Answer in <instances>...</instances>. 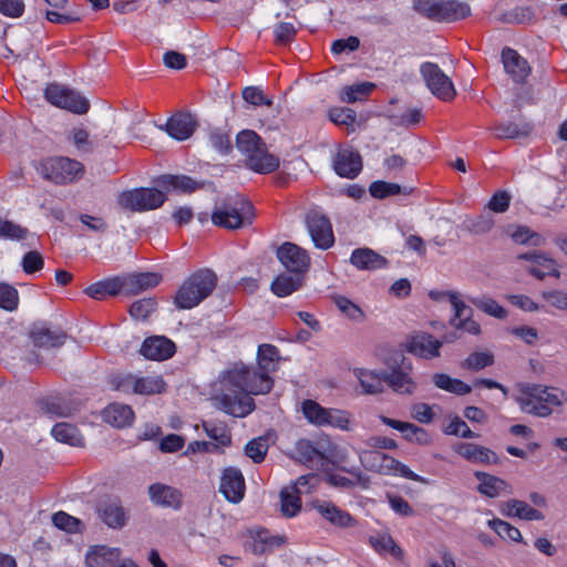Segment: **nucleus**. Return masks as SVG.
<instances>
[{
	"mask_svg": "<svg viewBox=\"0 0 567 567\" xmlns=\"http://www.w3.org/2000/svg\"><path fill=\"white\" fill-rule=\"evenodd\" d=\"M252 203L239 194L228 195L221 207H215L213 213H254Z\"/></svg>",
	"mask_w": 567,
	"mask_h": 567,
	"instance_id": "44",
	"label": "nucleus"
},
{
	"mask_svg": "<svg viewBox=\"0 0 567 567\" xmlns=\"http://www.w3.org/2000/svg\"><path fill=\"white\" fill-rule=\"evenodd\" d=\"M412 365L405 364L385 372V383L398 394L412 395L416 391V382L411 377Z\"/></svg>",
	"mask_w": 567,
	"mask_h": 567,
	"instance_id": "20",
	"label": "nucleus"
},
{
	"mask_svg": "<svg viewBox=\"0 0 567 567\" xmlns=\"http://www.w3.org/2000/svg\"><path fill=\"white\" fill-rule=\"evenodd\" d=\"M514 400L522 412L537 417H547L553 413L554 406L567 403V394L561 390L542 384L519 383Z\"/></svg>",
	"mask_w": 567,
	"mask_h": 567,
	"instance_id": "2",
	"label": "nucleus"
},
{
	"mask_svg": "<svg viewBox=\"0 0 567 567\" xmlns=\"http://www.w3.org/2000/svg\"><path fill=\"white\" fill-rule=\"evenodd\" d=\"M493 225L494 221L491 215H470L464 221L466 229L473 234H484L488 231Z\"/></svg>",
	"mask_w": 567,
	"mask_h": 567,
	"instance_id": "61",
	"label": "nucleus"
},
{
	"mask_svg": "<svg viewBox=\"0 0 567 567\" xmlns=\"http://www.w3.org/2000/svg\"><path fill=\"white\" fill-rule=\"evenodd\" d=\"M320 456V452L309 440L301 439L296 442L295 452L291 457L300 463H311L315 458Z\"/></svg>",
	"mask_w": 567,
	"mask_h": 567,
	"instance_id": "53",
	"label": "nucleus"
},
{
	"mask_svg": "<svg viewBox=\"0 0 567 567\" xmlns=\"http://www.w3.org/2000/svg\"><path fill=\"white\" fill-rule=\"evenodd\" d=\"M301 494L295 487H285L280 492L281 513L286 517L296 516L301 509Z\"/></svg>",
	"mask_w": 567,
	"mask_h": 567,
	"instance_id": "45",
	"label": "nucleus"
},
{
	"mask_svg": "<svg viewBox=\"0 0 567 567\" xmlns=\"http://www.w3.org/2000/svg\"><path fill=\"white\" fill-rule=\"evenodd\" d=\"M380 421L399 432H401L404 440L419 445H429L432 441L431 435L423 427L416 426L410 422L394 420L384 415L380 416Z\"/></svg>",
	"mask_w": 567,
	"mask_h": 567,
	"instance_id": "21",
	"label": "nucleus"
},
{
	"mask_svg": "<svg viewBox=\"0 0 567 567\" xmlns=\"http://www.w3.org/2000/svg\"><path fill=\"white\" fill-rule=\"evenodd\" d=\"M79 224L71 225L74 234L83 236L85 230L103 234L109 223L101 215H78Z\"/></svg>",
	"mask_w": 567,
	"mask_h": 567,
	"instance_id": "39",
	"label": "nucleus"
},
{
	"mask_svg": "<svg viewBox=\"0 0 567 567\" xmlns=\"http://www.w3.org/2000/svg\"><path fill=\"white\" fill-rule=\"evenodd\" d=\"M362 166L360 153L352 147L339 148L333 157V169L343 178H355L361 173Z\"/></svg>",
	"mask_w": 567,
	"mask_h": 567,
	"instance_id": "14",
	"label": "nucleus"
},
{
	"mask_svg": "<svg viewBox=\"0 0 567 567\" xmlns=\"http://www.w3.org/2000/svg\"><path fill=\"white\" fill-rule=\"evenodd\" d=\"M508 234L514 243L533 247L544 246L546 239L543 235L532 230L527 226H516L508 228Z\"/></svg>",
	"mask_w": 567,
	"mask_h": 567,
	"instance_id": "40",
	"label": "nucleus"
},
{
	"mask_svg": "<svg viewBox=\"0 0 567 567\" xmlns=\"http://www.w3.org/2000/svg\"><path fill=\"white\" fill-rule=\"evenodd\" d=\"M52 523L56 528L70 534L82 533L85 527L82 520L62 511L53 514Z\"/></svg>",
	"mask_w": 567,
	"mask_h": 567,
	"instance_id": "51",
	"label": "nucleus"
},
{
	"mask_svg": "<svg viewBox=\"0 0 567 567\" xmlns=\"http://www.w3.org/2000/svg\"><path fill=\"white\" fill-rule=\"evenodd\" d=\"M269 444L266 435L249 441L245 446V454L255 463H261L268 452Z\"/></svg>",
	"mask_w": 567,
	"mask_h": 567,
	"instance_id": "57",
	"label": "nucleus"
},
{
	"mask_svg": "<svg viewBox=\"0 0 567 567\" xmlns=\"http://www.w3.org/2000/svg\"><path fill=\"white\" fill-rule=\"evenodd\" d=\"M280 544L281 539L279 537H269L268 532L261 530L252 538L249 548L255 555H262L272 547L280 546Z\"/></svg>",
	"mask_w": 567,
	"mask_h": 567,
	"instance_id": "56",
	"label": "nucleus"
},
{
	"mask_svg": "<svg viewBox=\"0 0 567 567\" xmlns=\"http://www.w3.org/2000/svg\"><path fill=\"white\" fill-rule=\"evenodd\" d=\"M255 215H197V221L205 226L209 220L214 226L229 230L250 226Z\"/></svg>",
	"mask_w": 567,
	"mask_h": 567,
	"instance_id": "28",
	"label": "nucleus"
},
{
	"mask_svg": "<svg viewBox=\"0 0 567 567\" xmlns=\"http://www.w3.org/2000/svg\"><path fill=\"white\" fill-rule=\"evenodd\" d=\"M474 475L480 481L478 492L488 497H497L509 488V485L497 476L484 472H475Z\"/></svg>",
	"mask_w": 567,
	"mask_h": 567,
	"instance_id": "36",
	"label": "nucleus"
},
{
	"mask_svg": "<svg viewBox=\"0 0 567 567\" xmlns=\"http://www.w3.org/2000/svg\"><path fill=\"white\" fill-rule=\"evenodd\" d=\"M351 414L339 409H328L323 426H331L342 431H350Z\"/></svg>",
	"mask_w": 567,
	"mask_h": 567,
	"instance_id": "58",
	"label": "nucleus"
},
{
	"mask_svg": "<svg viewBox=\"0 0 567 567\" xmlns=\"http://www.w3.org/2000/svg\"><path fill=\"white\" fill-rule=\"evenodd\" d=\"M306 226L316 248L327 250L333 246V229L326 215H307Z\"/></svg>",
	"mask_w": 567,
	"mask_h": 567,
	"instance_id": "12",
	"label": "nucleus"
},
{
	"mask_svg": "<svg viewBox=\"0 0 567 567\" xmlns=\"http://www.w3.org/2000/svg\"><path fill=\"white\" fill-rule=\"evenodd\" d=\"M305 275L297 272H282L279 274L271 282V291L280 297H287L303 286Z\"/></svg>",
	"mask_w": 567,
	"mask_h": 567,
	"instance_id": "31",
	"label": "nucleus"
},
{
	"mask_svg": "<svg viewBox=\"0 0 567 567\" xmlns=\"http://www.w3.org/2000/svg\"><path fill=\"white\" fill-rule=\"evenodd\" d=\"M369 544L380 555L389 554L398 560H402L403 558L402 548L394 542L392 536L389 534L371 535L369 537Z\"/></svg>",
	"mask_w": 567,
	"mask_h": 567,
	"instance_id": "38",
	"label": "nucleus"
},
{
	"mask_svg": "<svg viewBox=\"0 0 567 567\" xmlns=\"http://www.w3.org/2000/svg\"><path fill=\"white\" fill-rule=\"evenodd\" d=\"M219 492L234 504L239 503L245 494V480L240 470L225 468L220 478Z\"/></svg>",
	"mask_w": 567,
	"mask_h": 567,
	"instance_id": "19",
	"label": "nucleus"
},
{
	"mask_svg": "<svg viewBox=\"0 0 567 567\" xmlns=\"http://www.w3.org/2000/svg\"><path fill=\"white\" fill-rule=\"evenodd\" d=\"M494 364V355L488 351H476L471 353L463 362L462 368L478 371Z\"/></svg>",
	"mask_w": 567,
	"mask_h": 567,
	"instance_id": "59",
	"label": "nucleus"
},
{
	"mask_svg": "<svg viewBox=\"0 0 567 567\" xmlns=\"http://www.w3.org/2000/svg\"><path fill=\"white\" fill-rule=\"evenodd\" d=\"M68 140L74 145L80 154H91L95 150V144L90 140L89 132L83 127H73Z\"/></svg>",
	"mask_w": 567,
	"mask_h": 567,
	"instance_id": "49",
	"label": "nucleus"
},
{
	"mask_svg": "<svg viewBox=\"0 0 567 567\" xmlns=\"http://www.w3.org/2000/svg\"><path fill=\"white\" fill-rule=\"evenodd\" d=\"M502 61L505 71L515 82H522L529 74V65L515 50L505 48L502 51Z\"/></svg>",
	"mask_w": 567,
	"mask_h": 567,
	"instance_id": "30",
	"label": "nucleus"
},
{
	"mask_svg": "<svg viewBox=\"0 0 567 567\" xmlns=\"http://www.w3.org/2000/svg\"><path fill=\"white\" fill-rule=\"evenodd\" d=\"M312 508L334 526L347 528L355 524V519L348 512L339 508L332 502L317 499L312 502Z\"/></svg>",
	"mask_w": 567,
	"mask_h": 567,
	"instance_id": "23",
	"label": "nucleus"
},
{
	"mask_svg": "<svg viewBox=\"0 0 567 567\" xmlns=\"http://www.w3.org/2000/svg\"><path fill=\"white\" fill-rule=\"evenodd\" d=\"M38 173L54 184H68L80 179L84 174V166L76 159L69 157H51L43 159L37 166Z\"/></svg>",
	"mask_w": 567,
	"mask_h": 567,
	"instance_id": "7",
	"label": "nucleus"
},
{
	"mask_svg": "<svg viewBox=\"0 0 567 567\" xmlns=\"http://www.w3.org/2000/svg\"><path fill=\"white\" fill-rule=\"evenodd\" d=\"M51 434L56 441L72 446H80L83 444V437L76 426L66 422L56 423L52 427Z\"/></svg>",
	"mask_w": 567,
	"mask_h": 567,
	"instance_id": "41",
	"label": "nucleus"
},
{
	"mask_svg": "<svg viewBox=\"0 0 567 567\" xmlns=\"http://www.w3.org/2000/svg\"><path fill=\"white\" fill-rule=\"evenodd\" d=\"M497 138H518L527 136L530 132L528 123H498L493 127Z\"/></svg>",
	"mask_w": 567,
	"mask_h": 567,
	"instance_id": "47",
	"label": "nucleus"
},
{
	"mask_svg": "<svg viewBox=\"0 0 567 567\" xmlns=\"http://www.w3.org/2000/svg\"><path fill=\"white\" fill-rule=\"evenodd\" d=\"M224 389L246 395H230L223 393L217 398L219 408L235 417H245L255 409V401L250 395L266 394L270 392L274 381L265 377L257 368L235 363L220 375Z\"/></svg>",
	"mask_w": 567,
	"mask_h": 567,
	"instance_id": "1",
	"label": "nucleus"
},
{
	"mask_svg": "<svg viewBox=\"0 0 567 567\" xmlns=\"http://www.w3.org/2000/svg\"><path fill=\"white\" fill-rule=\"evenodd\" d=\"M467 299L474 307L491 317L505 319L508 316L507 310L488 296L468 297Z\"/></svg>",
	"mask_w": 567,
	"mask_h": 567,
	"instance_id": "43",
	"label": "nucleus"
},
{
	"mask_svg": "<svg viewBox=\"0 0 567 567\" xmlns=\"http://www.w3.org/2000/svg\"><path fill=\"white\" fill-rule=\"evenodd\" d=\"M117 389L124 392L132 391L136 394L151 395L162 393L165 390V382L159 375L142 378L127 375L120 381Z\"/></svg>",
	"mask_w": 567,
	"mask_h": 567,
	"instance_id": "15",
	"label": "nucleus"
},
{
	"mask_svg": "<svg viewBox=\"0 0 567 567\" xmlns=\"http://www.w3.org/2000/svg\"><path fill=\"white\" fill-rule=\"evenodd\" d=\"M47 4L45 19L55 24H70L82 19V9L76 4H70L69 0H43Z\"/></svg>",
	"mask_w": 567,
	"mask_h": 567,
	"instance_id": "13",
	"label": "nucleus"
},
{
	"mask_svg": "<svg viewBox=\"0 0 567 567\" xmlns=\"http://www.w3.org/2000/svg\"><path fill=\"white\" fill-rule=\"evenodd\" d=\"M350 262L357 269L368 271H374L388 266L385 257L367 247L354 249L351 254Z\"/></svg>",
	"mask_w": 567,
	"mask_h": 567,
	"instance_id": "26",
	"label": "nucleus"
},
{
	"mask_svg": "<svg viewBox=\"0 0 567 567\" xmlns=\"http://www.w3.org/2000/svg\"><path fill=\"white\" fill-rule=\"evenodd\" d=\"M371 196L374 198H385L402 193V187L395 183L375 181L369 187Z\"/></svg>",
	"mask_w": 567,
	"mask_h": 567,
	"instance_id": "63",
	"label": "nucleus"
},
{
	"mask_svg": "<svg viewBox=\"0 0 567 567\" xmlns=\"http://www.w3.org/2000/svg\"><path fill=\"white\" fill-rule=\"evenodd\" d=\"M156 300L153 298H144L133 302L130 307V315L135 320H146L148 316L156 309Z\"/></svg>",
	"mask_w": 567,
	"mask_h": 567,
	"instance_id": "62",
	"label": "nucleus"
},
{
	"mask_svg": "<svg viewBox=\"0 0 567 567\" xmlns=\"http://www.w3.org/2000/svg\"><path fill=\"white\" fill-rule=\"evenodd\" d=\"M176 141L189 138L197 127V122L190 113L178 112L172 115L164 125L158 126Z\"/></svg>",
	"mask_w": 567,
	"mask_h": 567,
	"instance_id": "18",
	"label": "nucleus"
},
{
	"mask_svg": "<svg viewBox=\"0 0 567 567\" xmlns=\"http://www.w3.org/2000/svg\"><path fill=\"white\" fill-rule=\"evenodd\" d=\"M151 501L163 507L179 508L182 504V493L169 485L155 483L148 487Z\"/></svg>",
	"mask_w": 567,
	"mask_h": 567,
	"instance_id": "29",
	"label": "nucleus"
},
{
	"mask_svg": "<svg viewBox=\"0 0 567 567\" xmlns=\"http://www.w3.org/2000/svg\"><path fill=\"white\" fill-rule=\"evenodd\" d=\"M420 73L426 87L437 99L442 101H451L455 97L456 90L453 82L436 63H422L420 66Z\"/></svg>",
	"mask_w": 567,
	"mask_h": 567,
	"instance_id": "9",
	"label": "nucleus"
},
{
	"mask_svg": "<svg viewBox=\"0 0 567 567\" xmlns=\"http://www.w3.org/2000/svg\"><path fill=\"white\" fill-rule=\"evenodd\" d=\"M217 276L210 269H200L189 276L175 296V306L178 309H192L198 306L214 291Z\"/></svg>",
	"mask_w": 567,
	"mask_h": 567,
	"instance_id": "4",
	"label": "nucleus"
},
{
	"mask_svg": "<svg viewBox=\"0 0 567 567\" xmlns=\"http://www.w3.org/2000/svg\"><path fill=\"white\" fill-rule=\"evenodd\" d=\"M441 347L442 341L423 332L410 338L408 351L424 359H433L440 357Z\"/></svg>",
	"mask_w": 567,
	"mask_h": 567,
	"instance_id": "24",
	"label": "nucleus"
},
{
	"mask_svg": "<svg viewBox=\"0 0 567 567\" xmlns=\"http://www.w3.org/2000/svg\"><path fill=\"white\" fill-rule=\"evenodd\" d=\"M84 292L95 300H103L106 297L116 296L123 292L120 276L94 282L85 288Z\"/></svg>",
	"mask_w": 567,
	"mask_h": 567,
	"instance_id": "34",
	"label": "nucleus"
},
{
	"mask_svg": "<svg viewBox=\"0 0 567 567\" xmlns=\"http://www.w3.org/2000/svg\"><path fill=\"white\" fill-rule=\"evenodd\" d=\"M44 96L49 103L60 107L61 105H66V97L75 96V90H72L62 84L52 83L49 84L44 90Z\"/></svg>",
	"mask_w": 567,
	"mask_h": 567,
	"instance_id": "52",
	"label": "nucleus"
},
{
	"mask_svg": "<svg viewBox=\"0 0 567 567\" xmlns=\"http://www.w3.org/2000/svg\"><path fill=\"white\" fill-rule=\"evenodd\" d=\"M167 200L161 187H138L121 193L117 203L122 209L132 212L155 210Z\"/></svg>",
	"mask_w": 567,
	"mask_h": 567,
	"instance_id": "8",
	"label": "nucleus"
},
{
	"mask_svg": "<svg viewBox=\"0 0 567 567\" xmlns=\"http://www.w3.org/2000/svg\"><path fill=\"white\" fill-rule=\"evenodd\" d=\"M99 518L112 529H122L128 522V513L117 496H106L96 505Z\"/></svg>",
	"mask_w": 567,
	"mask_h": 567,
	"instance_id": "10",
	"label": "nucleus"
},
{
	"mask_svg": "<svg viewBox=\"0 0 567 567\" xmlns=\"http://www.w3.org/2000/svg\"><path fill=\"white\" fill-rule=\"evenodd\" d=\"M18 306V290L9 284L0 282V308L6 311H14Z\"/></svg>",
	"mask_w": 567,
	"mask_h": 567,
	"instance_id": "60",
	"label": "nucleus"
},
{
	"mask_svg": "<svg viewBox=\"0 0 567 567\" xmlns=\"http://www.w3.org/2000/svg\"><path fill=\"white\" fill-rule=\"evenodd\" d=\"M44 266L42 255L37 250H30L23 255L21 259V267L27 275H32L40 271Z\"/></svg>",
	"mask_w": 567,
	"mask_h": 567,
	"instance_id": "64",
	"label": "nucleus"
},
{
	"mask_svg": "<svg viewBox=\"0 0 567 567\" xmlns=\"http://www.w3.org/2000/svg\"><path fill=\"white\" fill-rule=\"evenodd\" d=\"M354 375L360 382L363 393L380 394L384 391L385 372L378 373L365 369H355Z\"/></svg>",
	"mask_w": 567,
	"mask_h": 567,
	"instance_id": "33",
	"label": "nucleus"
},
{
	"mask_svg": "<svg viewBox=\"0 0 567 567\" xmlns=\"http://www.w3.org/2000/svg\"><path fill=\"white\" fill-rule=\"evenodd\" d=\"M279 361V350L277 347L268 343L260 344L257 351L258 370L265 375L277 370Z\"/></svg>",
	"mask_w": 567,
	"mask_h": 567,
	"instance_id": "37",
	"label": "nucleus"
},
{
	"mask_svg": "<svg viewBox=\"0 0 567 567\" xmlns=\"http://www.w3.org/2000/svg\"><path fill=\"white\" fill-rule=\"evenodd\" d=\"M204 429L209 439L216 442L215 446H228L231 443V434L224 422H206Z\"/></svg>",
	"mask_w": 567,
	"mask_h": 567,
	"instance_id": "48",
	"label": "nucleus"
},
{
	"mask_svg": "<svg viewBox=\"0 0 567 567\" xmlns=\"http://www.w3.org/2000/svg\"><path fill=\"white\" fill-rule=\"evenodd\" d=\"M302 413L307 421L316 426H323L327 408L321 406L313 400H305L301 405Z\"/></svg>",
	"mask_w": 567,
	"mask_h": 567,
	"instance_id": "54",
	"label": "nucleus"
},
{
	"mask_svg": "<svg viewBox=\"0 0 567 567\" xmlns=\"http://www.w3.org/2000/svg\"><path fill=\"white\" fill-rule=\"evenodd\" d=\"M104 420L116 427H125L133 422L134 412L130 405L113 403L103 411Z\"/></svg>",
	"mask_w": 567,
	"mask_h": 567,
	"instance_id": "35",
	"label": "nucleus"
},
{
	"mask_svg": "<svg viewBox=\"0 0 567 567\" xmlns=\"http://www.w3.org/2000/svg\"><path fill=\"white\" fill-rule=\"evenodd\" d=\"M30 339L38 348L53 349L63 346L68 334L61 328L51 327L47 322H40L32 326Z\"/></svg>",
	"mask_w": 567,
	"mask_h": 567,
	"instance_id": "16",
	"label": "nucleus"
},
{
	"mask_svg": "<svg viewBox=\"0 0 567 567\" xmlns=\"http://www.w3.org/2000/svg\"><path fill=\"white\" fill-rule=\"evenodd\" d=\"M359 460L362 466L371 472H377L382 475H400L422 484L430 483L427 478L417 475L405 464L381 451L362 450L359 452Z\"/></svg>",
	"mask_w": 567,
	"mask_h": 567,
	"instance_id": "6",
	"label": "nucleus"
},
{
	"mask_svg": "<svg viewBox=\"0 0 567 567\" xmlns=\"http://www.w3.org/2000/svg\"><path fill=\"white\" fill-rule=\"evenodd\" d=\"M154 184L162 188L164 196L167 198L169 194H192L202 186L199 182L195 181L190 176L174 174L159 175L154 179Z\"/></svg>",
	"mask_w": 567,
	"mask_h": 567,
	"instance_id": "17",
	"label": "nucleus"
},
{
	"mask_svg": "<svg viewBox=\"0 0 567 567\" xmlns=\"http://www.w3.org/2000/svg\"><path fill=\"white\" fill-rule=\"evenodd\" d=\"M125 295H138L144 290L156 287L161 282V275L156 272H137L120 276Z\"/></svg>",
	"mask_w": 567,
	"mask_h": 567,
	"instance_id": "22",
	"label": "nucleus"
},
{
	"mask_svg": "<svg viewBox=\"0 0 567 567\" xmlns=\"http://www.w3.org/2000/svg\"><path fill=\"white\" fill-rule=\"evenodd\" d=\"M375 87L373 83L363 82L346 86L340 92V99L347 103H354L363 100Z\"/></svg>",
	"mask_w": 567,
	"mask_h": 567,
	"instance_id": "50",
	"label": "nucleus"
},
{
	"mask_svg": "<svg viewBox=\"0 0 567 567\" xmlns=\"http://www.w3.org/2000/svg\"><path fill=\"white\" fill-rule=\"evenodd\" d=\"M432 381L436 388L456 395L468 394L472 391L468 384L462 380L453 379L446 373H435Z\"/></svg>",
	"mask_w": 567,
	"mask_h": 567,
	"instance_id": "42",
	"label": "nucleus"
},
{
	"mask_svg": "<svg viewBox=\"0 0 567 567\" xmlns=\"http://www.w3.org/2000/svg\"><path fill=\"white\" fill-rule=\"evenodd\" d=\"M487 524L503 539H511L517 543L523 542V537L519 529L511 525L509 523L499 518H493L488 520Z\"/></svg>",
	"mask_w": 567,
	"mask_h": 567,
	"instance_id": "55",
	"label": "nucleus"
},
{
	"mask_svg": "<svg viewBox=\"0 0 567 567\" xmlns=\"http://www.w3.org/2000/svg\"><path fill=\"white\" fill-rule=\"evenodd\" d=\"M413 10L434 22L453 23L471 16V6L460 0H413Z\"/></svg>",
	"mask_w": 567,
	"mask_h": 567,
	"instance_id": "5",
	"label": "nucleus"
},
{
	"mask_svg": "<svg viewBox=\"0 0 567 567\" xmlns=\"http://www.w3.org/2000/svg\"><path fill=\"white\" fill-rule=\"evenodd\" d=\"M280 264L289 271L305 275L310 267V257L303 248L293 243H284L276 250Z\"/></svg>",
	"mask_w": 567,
	"mask_h": 567,
	"instance_id": "11",
	"label": "nucleus"
},
{
	"mask_svg": "<svg viewBox=\"0 0 567 567\" xmlns=\"http://www.w3.org/2000/svg\"><path fill=\"white\" fill-rule=\"evenodd\" d=\"M120 556V549L107 546H95L86 554V560L92 565L104 566L115 561Z\"/></svg>",
	"mask_w": 567,
	"mask_h": 567,
	"instance_id": "46",
	"label": "nucleus"
},
{
	"mask_svg": "<svg viewBox=\"0 0 567 567\" xmlns=\"http://www.w3.org/2000/svg\"><path fill=\"white\" fill-rule=\"evenodd\" d=\"M236 146L246 156L247 166L260 174L274 172L279 166V159L268 153L262 140L250 130L237 134Z\"/></svg>",
	"mask_w": 567,
	"mask_h": 567,
	"instance_id": "3",
	"label": "nucleus"
},
{
	"mask_svg": "<svg viewBox=\"0 0 567 567\" xmlns=\"http://www.w3.org/2000/svg\"><path fill=\"white\" fill-rule=\"evenodd\" d=\"M0 238L12 241H21L27 246L33 245L34 235L27 227L21 226L0 215Z\"/></svg>",
	"mask_w": 567,
	"mask_h": 567,
	"instance_id": "32",
	"label": "nucleus"
},
{
	"mask_svg": "<svg viewBox=\"0 0 567 567\" xmlns=\"http://www.w3.org/2000/svg\"><path fill=\"white\" fill-rule=\"evenodd\" d=\"M141 353L151 360H166L175 353V343L165 337L147 338L141 347Z\"/></svg>",
	"mask_w": 567,
	"mask_h": 567,
	"instance_id": "27",
	"label": "nucleus"
},
{
	"mask_svg": "<svg viewBox=\"0 0 567 567\" xmlns=\"http://www.w3.org/2000/svg\"><path fill=\"white\" fill-rule=\"evenodd\" d=\"M454 450L458 455L474 464H497L499 462L496 453L483 445L458 443Z\"/></svg>",
	"mask_w": 567,
	"mask_h": 567,
	"instance_id": "25",
	"label": "nucleus"
}]
</instances>
